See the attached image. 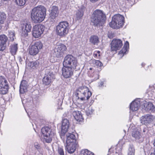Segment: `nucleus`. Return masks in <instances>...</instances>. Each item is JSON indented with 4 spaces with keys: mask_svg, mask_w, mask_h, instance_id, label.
Wrapping results in <instances>:
<instances>
[{
    "mask_svg": "<svg viewBox=\"0 0 155 155\" xmlns=\"http://www.w3.org/2000/svg\"><path fill=\"white\" fill-rule=\"evenodd\" d=\"M69 29V24L67 21L60 22L55 29L57 35L61 37H64L68 33Z\"/></svg>",
    "mask_w": 155,
    "mask_h": 155,
    "instance_id": "nucleus-4",
    "label": "nucleus"
},
{
    "mask_svg": "<svg viewBox=\"0 0 155 155\" xmlns=\"http://www.w3.org/2000/svg\"><path fill=\"white\" fill-rule=\"evenodd\" d=\"M35 147L38 150H40L41 147L40 145L38 143H35L34 144Z\"/></svg>",
    "mask_w": 155,
    "mask_h": 155,
    "instance_id": "nucleus-39",
    "label": "nucleus"
},
{
    "mask_svg": "<svg viewBox=\"0 0 155 155\" xmlns=\"http://www.w3.org/2000/svg\"><path fill=\"white\" fill-rule=\"evenodd\" d=\"M41 132L43 136L46 137L44 138V141L48 143H50L52 140V138L54 135V131H52L48 127H46L41 129Z\"/></svg>",
    "mask_w": 155,
    "mask_h": 155,
    "instance_id": "nucleus-7",
    "label": "nucleus"
},
{
    "mask_svg": "<svg viewBox=\"0 0 155 155\" xmlns=\"http://www.w3.org/2000/svg\"><path fill=\"white\" fill-rule=\"evenodd\" d=\"M66 46L63 44L58 43L57 44L55 53V55L58 58L60 57L63 56L64 52L66 50Z\"/></svg>",
    "mask_w": 155,
    "mask_h": 155,
    "instance_id": "nucleus-12",
    "label": "nucleus"
},
{
    "mask_svg": "<svg viewBox=\"0 0 155 155\" xmlns=\"http://www.w3.org/2000/svg\"><path fill=\"white\" fill-rule=\"evenodd\" d=\"M28 85L27 82L25 80L21 81L20 87V92L21 94H24L28 91Z\"/></svg>",
    "mask_w": 155,
    "mask_h": 155,
    "instance_id": "nucleus-19",
    "label": "nucleus"
},
{
    "mask_svg": "<svg viewBox=\"0 0 155 155\" xmlns=\"http://www.w3.org/2000/svg\"><path fill=\"white\" fill-rule=\"evenodd\" d=\"M21 27L22 31H23V34L25 37L27 36L28 33L30 32L31 26L30 23L27 21H25L21 24Z\"/></svg>",
    "mask_w": 155,
    "mask_h": 155,
    "instance_id": "nucleus-16",
    "label": "nucleus"
},
{
    "mask_svg": "<svg viewBox=\"0 0 155 155\" xmlns=\"http://www.w3.org/2000/svg\"><path fill=\"white\" fill-rule=\"evenodd\" d=\"M43 47L42 43L38 41L35 42L34 45L31 46L29 49V53L31 55H35L38 54Z\"/></svg>",
    "mask_w": 155,
    "mask_h": 155,
    "instance_id": "nucleus-8",
    "label": "nucleus"
},
{
    "mask_svg": "<svg viewBox=\"0 0 155 155\" xmlns=\"http://www.w3.org/2000/svg\"><path fill=\"white\" fill-rule=\"evenodd\" d=\"M81 155H94V154L87 150L85 149L81 151Z\"/></svg>",
    "mask_w": 155,
    "mask_h": 155,
    "instance_id": "nucleus-32",
    "label": "nucleus"
},
{
    "mask_svg": "<svg viewBox=\"0 0 155 155\" xmlns=\"http://www.w3.org/2000/svg\"><path fill=\"white\" fill-rule=\"evenodd\" d=\"M58 153L60 155H64V152L62 148L61 147H58Z\"/></svg>",
    "mask_w": 155,
    "mask_h": 155,
    "instance_id": "nucleus-38",
    "label": "nucleus"
},
{
    "mask_svg": "<svg viewBox=\"0 0 155 155\" xmlns=\"http://www.w3.org/2000/svg\"><path fill=\"white\" fill-rule=\"evenodd\" d=\"M128 155H134V152H128Z\"/></svg>",
    "mask_w": 155,
    "mask_h": 155,
    "instance_id": "nucleus-44",
    "label": "nucleus"
},
{
    "mask_svg": "<svg viewBox=\"0 0 155 155\" xmlns=\"http://www.w3.org/2000/svg\"><path fill=\"white\" fill-rule=\"evenodd\" d=\"M140 105V102L138 99L135 100L130 104V109L132 111H137Z\"/></svg>",
    "mask_w": 155,
    "mask_h": 155,
    "instance_id": "nucleus-22",
    "label": "nucleus"
},
{
    "mask_svg": "<svg viewBox=\"0 0 155 155\" xmlns=\"http://www.w3.org/2000/svg\"><path fill=\"white\" fill-rule=\"evenodd\" d=\"M128 152H134L135 153V150L134 145L132 144H130L129 145L128 150Z\"/></svg>",
    "mask_w": 155,
    "mask_h": 155,
    "instance_id": "nucleus-37",
    "label": "nucleus"
},
{
    "mask_svg": "<svg viewBox=\"0 0 155 155\" xmlns=\"http://www.w3.org/2000/svg\"><path fill=\"white\" fill-rule=\"evenodd\" d=\"M132 136L135 138L136 140L139 143H141L143 140V138L142 137L139 131L135 130L132 132Z\"/></svg>",
    "mask_w": 155,
    "mask_h": 155,
    "instance_id": "nucleus-21",
    "label": "nucleus"
},
{
    "mask_svg": "<svg viewBox=\"0 0 155 155\" xmlns=\"http://www.w3.org/2000/svg\"><path fill=\"white\" fill-rule=\"evenodd\" d=\"M110 149H109V151H110Z\"/></svg>",
    "mask_w": 155,
    "mask_h": 155,
    "instance_id": "nucleus-51",
    "label": "nucleus"
},
{
    "mask_svg": "<svg viewBox=\"0 0 155 155\" xmlns=\"http://www.w3.org/2000/svg\"><path fill=\"white\" fill-rule=\"evenodd\" d=\"M90 42L94 45H97L99 42V39L98 36L93 35L91 36L89 39Z\"/></svg>",
    "mask_w": 155,
    "mask_h": 155,
    "instance_id": "nucleus-26",
    "label": "nucleus"
},
{
    "mask_svg": "<svg viewBox=\"0 0 155 155\" xmlns=\"http://www.w3.org/2000/svg\"><path fill=\"white\" fill-rule=\"evenodd\" d=\"M45 27L42 25H35L34 27L32 32V35L35 38L40 37L43 32Z\"/></svg>",
    "mask_w": 155,
    "mask_h": 155,
    "instance_id": "nucleus-10",
    "label": "nucleus"
},
{
    "mask_svg": "<svg viewBox=\"0 0 155 155\" xmlns=\"http://www.w3.org/2000/svg\"><path fill=\"white\" fill-rule=\"evenodd\" d=\"M66 143H77L74 134L71 133H68L66 134Z\"/></svg>",
    "mask_w": 155,
    "mask_h": 155,
    "instance_id": "nucleus-23",
    "label": "nucleus"
},
{
    "mask_svg": "<svg viewBox=\"0 0 155 155\" xmlns=\"http://www.w3.org/2000/svg\"><path fill=\"white\" fill-rule=\"evenodd\" d=\"M55 78L54 75L51 71L50 69L47 68L45 70V76L43 79V83L45 85H48Z\"/></svg>",
    "mask_w": 155,
    "mask_h": 155,
    "instance_id": "nucleus-9",
    "label": "nucleus"
},
{
    "mask_svg": "<svg viewBox=\"0 0 155 155\" xmlns=\"http://www.w3.org/2000/svg\"><path fill=\"white\" fill-rule=\"evenodd\" d=\"M69 125L70 123L68 120L66 119H64L63 120L61 125V131L60 134V136L62 139H64V138H62V137L64 136L65 133L68 131Z\"/></svg>",
    "mask_w": 155,
    "mask_h": 155,
    "instance_id": "nucleus-14",
    "label": "nucleus"
},
{
    "mask_svg": "<svg viewBox=\"0 0 155 155\" xmlns=\"http://www.w3.org/2000/svg\"><path fill=\"white\" fill-rule=\"evenodd\" d=\"M8 40V37L5 35H0V51H3L5 49L6 44Z\"/></svg>",
    "mask_w": 155,
    "mask_h": 155,
    "instance_id": "nucleus-17",
    "label": "nucleus"
},
{
    "mask_svg": "<svg viewBox=\"0 0 155 155\" xmlns=\"http://www.w3.org/2000/svg\"><path fill=\"white\" fill-rule=\"evenodd\" d=\"M8 36L11 41H14L15 38L14 31H8Z\"/></svg>",
    "mask_w": 155,
    "mask_h": 155,
    "instance_id": "nucleus-33",
    "label": "nucleus"
},
{
    "mask_svg": "<svg viewBox=\"0 0 155 155\" xmlns=\"http://www.w3.org/2000/svg\"><path fill=\"white\" fill-rule=\"evenodd\" d=\"M76 58L71 55H68L64 58L63 67L62 69V75L65 78H68L73 74L74 69L77 64Z\"/></svg>",
    "mask_w": 155,
    "mask_h": 155,
    "instance_id": "nucleus-1",
    "label": "nucleus"
},
{
    "mask_svg": "<svg viewBox=\"0 0 155 155\" xmlns=\"http://www.w3.org/2000/svg\"><path fill=\"white\" fill-rule=\"evenodd\" d=\"M98 0H90V1L93 3L97 1Z\"/></svg>",
    "mask_w": 155,
    "mask_h": 155,
    "instance_id": "nucleus-49",
    "label": "nucleus"
},
{
    "mask_svg": "<svg viewBox=\"0 0 155 155\" xmlns=\"http://www.w3.org/2000/svg\"><path fill=\"white\" fill-rule=\"evenodd\" d=\"M124 17L120 14L114 15L112 18L109 25L114 29H118L122 27L124 22Z\"/></svg>",
    "mask_w": 155,
    "mask_h": 155,
    "instance_id": "nucleus-5",
    "label": "nucleus"
},
{
    "mask_svg": "<svg viewBox=\"0 0 155 155\" xmlns=\"http://www.w3.org/2000/svg\"><path fill=\"white\" fill-rule=\"evenodd\" d=\"M88 92L87 94V98H88L92 95L91 92L89 91L88 88L86 86L79 87L76 91L75 95L78 97V99L81 101L85 100V94L86 92Z\"/></svg>",
    "mask_w": 155,
    "mask_h": 155,
    "instance_id": "nucleus-6",
    "label": "nucleus"
},
{
    "mask_svg": "<svg viewBox=\"0 0 155 155\" xmlns=\"http://www.w3.org/2000/svg\"><path fill=\"white\" fill-rule=\"evenodd\" d=\"M59 14L58 8V7L54 6L51 8L50 14L51 18L54 19L57 17Z\"/></svg>",
    "mask_w": 155,
    "mask_h": 155,
    "instance_id": "nucleus-20",
    "label": "nucleus"
},
{
    "mask_svg": "<svg viewBox=\"0 0 155 155\" xmlns=\"http://www.w3.org/2000/svg\"><path fill=\"white\" fill-rule=\"evenodd\" d=\"M106 20L105 14L102 11L99 9L95 10L91 18V25L97 27L103 26L105 23Z\"/></svg>",
    "mask_w": 155,
    "mask_h": 155,
    "instance_id": "nucleus-2",
    "label": "nucleus"
},
{
    "mask_svg": "<svg viewBox=\"0 0 155 155\" xmlns=\"http://www.w3.org/2000/svg\"><path fill=\"white\" fill-rule=\"evenodd\" d=\"M78 147L77 143H66L65 149L68 152L70 153L74 152L76 148Z\"/></svg>",
    "mask_w": 155,
    "mask_h": 155,
    "instance_id": "nucleus-18",
    "label": "nucleus"
},
{
    "mask_svg": "<svg viewBox=\"0 0 155 155\" xmlns=\"http://www.w3.org/2000/svg\"><path fill=\"white\" fill-rule=\"evenodd\" d=\"M93 56L94 58H97L98 57V54H97V52H95L94 53Z\"/></svg>",
    "mask_w": 155,
    "mask_h": 155,
    "instance_id": "nucleus-43",
    "label": "nucleus"
},
{
    "mask_svg": "<svg viewBox=\"0 0 155 155\" xmlns=\"http://www.w3.org/2000/svg\"><path fill=\"white\" fill-rule=\"evenodd\" d=\"M73 115L75 120L78 121H81L83 119L82 114L80 111H74L73 113Z\"/></svg>",
    "mask_w": 155,
    "mask_h": 155,
    "instance_id": "nucleus-24",
    "label": "nucleus"
},
{
    "mask_svg": "<svg viewBox=\"0 0 155 155\" xmlns=\"http://www.w3.org/2000/svg\"><path fill=\"white\" fill-rule=\"evenodd\" d=\"M85 10V7L82 6L81 8L78 11L76 14V17L77 20H79L81 18L83 15Z\"/></svg>",
    "mask_w": 155,
    "mask_h": 155,
    "instance_id": "nucleus-25",
    "label": "nucleus"
},
{
    "mask_svg": "<svg viewBox=\"0 0 155 155\" xmlns=\"http://www.w3.org/2000/svg\"><path fill=\"white\" fill-rule=\"evenodd\" d=\"M141 65H142V66L143 67V66H144L145 64H144V63H142L141 64Z\"/></svg>",
    "mask_w": 155,
    "mask_h": 155,
    "instance_id": "nucleus-50",
    "label": "nucleus"
},
{
    "mask_svg": "<svg viewBox=\"0 0 155 155\" xmlns=\"http://www.w3.org/2000/svg\"><path fill=\"white\" fill-rule=\"evenodd\" d=\"M150 155H155V150L153 152L151 153Z\"/></svg>",
    "mask_w": 155,
    "mask_h": 155,
    "instance_id": "nucleus-48",
    "label": "nucleus"
},
{
    "mask_svg": "<svg viewBox=\"0 0 155 155\" xmlns=\"http://www.w3.org/2000/svg\"><path fill=\"white\" fill-rule=\"evenodd\" d=\"M144 106L145 107V109L147 111H155V107L151 102H148V104H145Z\"/></svg>",
    "mask_w": 155,
    "mask_h": 155,
    "instance_id": "nucleus-27",
    "label": "nucleus"
},
{
    "mask_svg": "<svg viewBox=\"0 0 155 155\" xmlns=\"http://www.w3.org/2000/svg\"><path fill=\"white\" fill-rule=\"evenodd\" d=\"M18 49V44H14L10 46V51L13 55L15 54Z\"/></svg>",
    "mask_w": 155,
    "mask_h": 155,
    "instance_id": "nucleus-29",
    "label": "nucleus"
},
{
    "mask_svg": "<svg viewBox=\"0 0 155 155\" xmlns=\"http://www.w3.org/2000/svg\"><path fill=\"white\" fill-rule=\"evenodd\" d=\"M154 116L149 114L142 116L140 119L141 123L146 125L150 123L154 119Z\"/></svg>",
    "mask_w": 155,
    "mask_h": 155,
    "instance_id": "nucleus-15",
    "label": "nucleus"
},
{
    "mask_svg": "<svg viewBox=\"0 0 155 155\" xmlns=\"http://www.w3.org/2000/svg\"><path fill=\"white\" fill-rule=\"evenodd\" d=\"M104 83L103 82H101L99 85L100 86H103Z\"/></svg>",
    "mask_w": 155,
    "mask_h": 155,
    "instance_id": "nucleus-47",
    "label": "nucleus"
},
{
    "mask_svg": "<svg viewBox=\"0 0 155 155\" xmlns=\"http://www.w3.org/2000/svg\"><path fill=\"white\" fill-rule=\"evenodd\" d=\"M142 131L143 133H145V132H147V128L146 127L144 128L143 130Z\"/></svg>",
    "mask_w": 155,
    "mask_h": 155,
    "instance_id": "nucleus-41",
    "label": "nucleus"
},
{
    "mask_svg": "<svg viewBox=\"0 0 155 155\" xmlns=\"http://www.w3.org/2000/svg\"><path fill=\"white\" fill-rule=\"evenodd\" d=\"M88 92H86L85 94V100H88L89 99L90 97H89L88 98H87V94H88Z\"/></svg>",
    "mask_w": 155,
    "mask_h": 155,
    "instance_id": "nucleus-42",
    "label": "nucleus"
},
{
    "mask_svg": "<svg viewBox=\"0 0 155 155\" xmlns=\"http://www.w3.org/2000/svg\"><path fill=\"white\" fill-rule=\"evenodd\" d=\"M6 18V15L4 12H0V24L4 23Z\"/></svg>",
    "mask_w": 155,
    "mask_h": 155,
    "instance_id": "nucleus-31",
    "label": "nucleus"
},
{
    "mask_svg": "<svg viewBox=\"0 0 155 155\" xmlns=\"http://www.w3.org/2000/svg\"><path fill=\"white\" fill-rule=\"evenodd\" d=\"M93 63L95 64V65L97 67H101L103 65L102 63L98 60H92Z\"/></svg>",
    "mask_w": 155,
    "mask_h": 155,
    "instance_id": "nucleus-35",
    "label": "nucleus"
},
{
    "mask_svg": "<svg viewBox=\"0 0 155 155\" xmlns=\"http://www.w3.org/2000/svg\"><path fill=\"white\" fill-rule=\"evenodd\" d=\"M124 46L126 47V48H123V49L120 51V52L123 54V55L125 54L126 53V52L125 51L126 48H127L129 47V43L127 41H126L125 43Z\"/></svg>",
    "mask_w": 155,
    "mask_h": 155,
    "instance_id": "nucleus-34",
    "label": "nucleus"
},
{
    "mask_svg": "<svg viewBox=\"0 0 155 155\" xmlns=\"http://www.w3.org/2000/svg\"><path fill=\"white\" fill-rule=\"evenodd\" d=\"M90 70H91V68H90Z\"/></svg>",
    "mask_w": 155,
    "mask_h": 155,
    "instance_id": "nucleus-52",
    "label": "nucleus"
},
{
    "mask_svg": "<svg viewBox=\"0 0 155 155\" xmlns=\"http://www.w3.org/2000/svg\"><path fill=\"white\" fill-rule=\"evenodd\" d=\"M128 155H134V152H128Z\"/></svg>",
    "mask_w": 155,
    "mask_h": 155,
    "instance_id": "nucleus-45",
    "label": "nucleus"
},
{
    "mask_svg": "<svg viewBox=\"0 0 155 155\" xmlns=\"http://www.w3.org/2000/svg\"><path fill=\"white\" fill-rule=\"evenodd\" d=\"M93 110L91 107H89L86 111V114L87 116H89L91 115L93 113Z\"/></svg>",
    "mask_w": 155,
    "mask_h": 155,
    "instance_id": "nucleus-36",
    "label": "nucleus"
},
{
    "mask_svg": "<svg viewBox=\"0 0 155 155\" xmlns=\"http://www.w3.org/2000/svg\"><path fill=\"white\" fill-rule=\"evenodd\" d=\"M123 45L122 41L119 39H114L111 42V49L112 51L119 50Z\"/></svg>",
    "mask_w": 155,
    "mask_h": 155,
    "instance_id": "nucleus-13",
    "label": "nucleus"
},
{
    "mask_svg": "<svg viewBox=\"0 0 155 155\" xmlns=\"http://www.w3.org/2000/svg\"><path fill=\"white\" fill-rule=\"evenodd\" d=\"M39 62L37 61L29 62L27 64V66L30 68L35 69L37 68L39 65Z\"/></svg>",
    "mask_w": 155,
    "mask_h": 155,
    "instance_id": "nucleus-28",
    "label": "nucleus"
},
{
    "mask_svg": "<svg viewBox=\"0 0 155 155\" xmlns=\"http://www.w3.org/2000/svg\"><path fill=\"white\" fill-rule=\"evenodd\" d=\"M46 11L45 8L41 5L34 8L31 13L32 20L35 23L42 21L45 18Z\"/></svg>",
    "mask_w": 155,
    "mask_h": 155,
    "instance_id": "nucleus-3",
    "label": "nucleus"
},
{
    "mask_svg": "<svg viewBox=\"0 0 155 155\" xmlns=\"http://www.w3.org/2000/svg\"><path fill=\"white\" fill-rule=\"evenodd\" d=\"M8 88V84L6 80L2 77H0V93L2 94H6Z\"/></svg>",
    "mask_w": 155,
    "mask_h": 155,
    "instance_id": "nucleus-11",
    "label": "nucleus"
},
{
    "mask_svg": "<svg viewBox=\"0 0 155 155\" xmlns=\"http://www.w3.org/2000/svg\"><path fill=\"white\" fill-rule=\"evenodd\" d=\"M95 52H97V54H98V57H99L100 56V51H95Z\"/></svg>",
    "mask_w": 155,
    "mask_h": 155,
    "instance_id": "nucleus-46",
    "label": "nucleus"
},
{
    "mask_svg": "<svg viewBox=\"0 0 155 155\" xmlns=\"http://www.w3.org/2000/svg\"><path fill=\"white\" fill-rule=\"evenodd\" d=\"M28 0H15L16 5L19 6H22L25 5L26 2Z\"/></svg>",
    "mask_w": 155,
    "mask_h": 155,
    "instance_id": "nucleus-30",
    "label": "nucleus"
},
{
    "mask_svg": "<svg viewBox=\"0 0 155 155\" xmlns=\"http://www.w3.org/2000/svg\"><path fill=\"white\" fill-rule=\"evenodd\" d=\"M108 36V38H112L114 37V34L112 33H109Z\"/></svg>",
    "mask_w": 155,
    "mask_h": 155,
    "instance_id": "nucleus-40",
    "label": "nucleus"
}]
</instances>
